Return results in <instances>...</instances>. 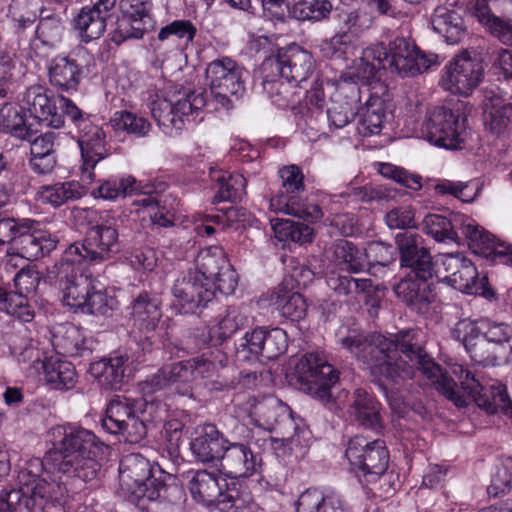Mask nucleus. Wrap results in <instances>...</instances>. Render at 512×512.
Masks as SVG:
<instances>
[{"mask_svg":"<svg viewBox=\"0 0 512 512\" xmlns=\"http://www.w3.org/2000/svg\"><path fill=\"white\" fill-rule=\"evenodd\" d=\"M52 436V448L42 461L47 476L22 470L18 475L20 487L17 490L40 480L47 486L43 496L59 502L68 492L98 487L108 446L93 431L73 424L54 427Z\"/></svg>","mask_w":512,"mask_h":512,"instance_id":"f257e3e1","label":"nucleus"},{"mask_svg":"<svg viewBox=\"0 0 512 512\" xmlns=\"http://www.w3.org/2000/svg\"><path fill=\"white\" fill-rule=\"evenodd\" d=\"M335 338L337 345L351 353L371 374L393 384L414 378L418 371L427 378L440 377V366L425 352L419 330H401L387 338L343 326Z\"/></svg>","mask_w":512,"mask_h":512,"instance_id":"f03ea898","label":"nucleus"},{"mask_svg":"<svg viewBox=\"0 0 512 512\" xmlns=\"http://www.w3.org/2000/svg\"><path fill=\"white\" fill-rule=\"evenodd\" d=\"M169 387L167 378L160 369L139 383L142 398L115 396L106 408V416L101 422L103 429L111 434L121 435L127 443H140L147 436L148 403H153V396L158 398Z\"/></svg>","mask_w":512,"mask_h":512,"instance_id":"7ed1b4c3","label":"nucleus"},{"mask_svg":"<svg viewBox=\"0 0 512 512\" xmlns=\"http://www.w3.org/2000/svg\"><path fill=\"white\" fill-rule=\"evenodd\" d=\"M229 92L218 89H198L173 94L170 98L157 96L150 104L153 119L167 135L178 134L185 121H195L206 106L213 105L214 110L231 109L232 101Z\"/></svg>","mask_w":512,"mask_h":512,"instance_id":"20e7f679","label":"nucleus"},{"mask_svg":"<svg viewBox=\"0 0 512 512\" xmlns=\"http://www.w3.org/2000/svg\"><path fill=\"white\" fill-rule=\"evenodd\" d=\"M165 471L139 453L125 455L119 464V495L142 505L157 500L170 501V494H181L178 487H168L162 479Z\"/></svg>","mask_w":512,"mask_h":512,"instance_id":"39448f33","label":"nucleus"},{"mask_svg":"<svg viewBox=\"0 0 512 512\" xmlns=\"http://www.w3.org/2000/svg\"><path fill=\"white\" fill-rule=\"evenodd\" d=\"M451 373L460 381V387L451 377L444 374L441 368L439 378L431 377L428 379L440 394L457 407L466 406L468 400L472 399L488 413L503 412L512 419V402L502 387L493 389L490 396L485 392V388L475 378V375L463 365H453Z\"/></svg>","mask_w":512,"mask_h":512,"instance_id":"423d86ee","label":"nucleus"},{"mask_svg":"<svg viewBox=\"0 0 512 512\" xmlns=\"http://www.w3.org/2000/svg\"><path fill=\"white\" fill-rule=\"evenodd\" d=\"M366 54L377 59L383 70L401 77H413L440 65L437 54L421 50L411 38L404 36H395L387 44H373Z\"/></svg>","mask_w":512,"mask_h":512,"instance_id":"0eeeda50","label":"nucleus"},{"mask_svg":"<svg viewBox=\"0 0 512 512\" xmlns=\"http://www.w3.org/2000/svg\"><path fill=\"white\" fill-rule=\"evenodd\" d=\"M278 174L282 182L281 190L270 199V210L311 223L322 219L324 214L320 206L302 200L299 196L305 189L302 170L292 164L282 167Z\"/></svg>","mask_w":512,"mask_h":512,"instance_id":"6e6552de","label":"nucleus"},{"mask_svg":"<svg viewBox=\"0 0 512 512\" xmlns=\"http://www.w3.org/2000/svg\"><path fill=\"white\" fill-rule=\"evenodd\" d=\"M121 250L119 234L109 220L91 227L82 242L70 245L64 253L67 259L81 264L98 265L112 260Z\"/></svg>","mask_w":512,"mask_h":512,"instance_id":"1a4fd4ad","label":"nucleus"},{"mask_svg":"<svg viewBox=\"0 0 512 512\" xmlns=\"http://www.w3.org/2000/svg\"><path fill=\"white\" fill-rule=\"evenodd\" d=\"M466 121L459 110L435 107L427 113L421 126V136L437 147L462 149L469 135Z\"/></svg>","mask_w":512,"mask_h":512,"instance_id":"9d476101","label":"nucleus"},{"mask_svg":"<svg viewBox=\"0 0 512 512\" xmlns=\"http://www.w3.org/2000/svg\"><path fill=\"white\" fill-rule=\"evenodd\" d=\"M262 71L267 76H283L285 80L302 87L309 79L317 84L315 60L312 54L294 44L265 58Z\"/></svg>","mask_w":512,"mask_h":512,"instance_id":"9b49d317","label":"nucleus"},{"mask_svg":"<svg viewBox=\"0 0 512 512\" xmlns=\"http://www.w3.org/2000/svg\"><path fill=\"white\" fill-rule=\"evenodd\" d=\"M120 16L117 17L110 39L116 45L130 39H142L154 28L152 0H120Z\"/></svg>","mask_w":512,"mask_h":512,"instance_id":"f8f14e48","label":"nucleus"},{"mask_svg":"<svg viewBox=\"0 0 512 512\" xmlns=\"http://www.w3.org/2000/svg\"><path fill=\"white\" fill-rule=\"evenodd\" d=\"M40 280V274L34 266L21 267L13 276L15 291H7L0 286L1 309L16 317L22 323L31 322L35 312L29 303L28 297L36 291Z\"/></svg>","mask_w":512,"mask_h":512,"instance_id":"ddd939ff","label":"nucleus"},{"mask_svg":"<svg viewBox=\"0 0 512 512\" xmlns=\"http://www.w3.org/2000/svg\"><path fill=\"white\" fill-rule=\"evenodd\" d=\"M484 77L480 60L462 52L452 58L442 69L440 85L451 94L469 96Z\"/></svg>","mask_w":512,"mask_h":512,"instance_id":"4468645a","label":"nucleus"},{"mask_svg":"<svg viewBox=\"0 0 512 512\" xmlns=\"http://www.w3.org/2000/svg\"><path fill=\"white\" fill-rule=\"evenodd\" d=\"M436 264L442 269L437 277L439 281L466 294L483 293L486 278H479L475 265L462 253L442 254Z\"/></svg>","mask_w":512,"mask_h":512,"instance_id":"2eb2a0df","label":"nucleus"},{"mask_svg":"<svg viewBox=\"0 0 512 512\" xmlns=\"http://www.w3.org/2000/svg\"><path fill=\"white\" fill-rule=\"evenodd\" d=\"M172 309L179 314H195L214 299L213 285L203 281L192 270L179 276L172 288Z\"/></svg>","mask_w":512,"mask_h":512,"instance_id":"dca6fc26","label":"nucleus"},{"mask_svg":"<svg viewBox=\"0 0 512 512\" xmlns=\"http://www.w3.org/2000/svg\"><path fill=\"white\" fill-rule=\"evenodd\" d=\"M80 264L63 255L50 274H55L58 288L62 293V302L74 312H79L85 304L86 297L92 289L93 281L90 275L81 272Z\"/></svg>","mask_w":512,"mask_h":512,"instance_id":"f3484780","label":"nucleus"},{"mask_svg":"<svg viewBox=\"0 0 512 512\" xmlns=\"http://www.w3.org/2000/svg\"><path fill=\"white\" fill-rule=\"evenodd\" d=\"M345 455L353 467L369 477V481L383 475L388 467L389 452L380 439L368 441L356 436L348 442Z\"/></svg>","mask_w":512,"mask_h":512,"instance_id":"a211bd4d","label":"nucleus"},{"mask_svg":"<svg viewBox=\"0 0 512 512\" xmlns=\"http://www.w3.org/2000/svg\"><path fill=\"white\" fill-rule=\"evenodd\" d=\"M77 143L81 152L80 180L91 184L95 180L94 168L108 155L106 133L91 120L81 121L77 129Z\"/></svg>","mask_w":512,"mask_h":512,"instance_id":"6ab92c4d","label":"nucleus"},{"mask_svg":"<svg viewBox=\"0 0 512 512\" xmlns=\"http://www.w3.org/2000/svg\"><path fill=\"white\" fill-rule=\"evenodd\" d=\"M460 232L468 241V245L477 254L500 263L512 265V244L496 239L490 232L481 227L474 219L463 214L456 222Z\"/></svg>","mask_w":512,"mask_h":512,"instance_id":"aec40b11","label":"nucleus"},{"mask_svg":"<svg viewBox=\"0 0 512 512\" xmlns=\"http://www.w3.org/2000/svg\"><path fill=\"white\" fill-rule=\"evenodd\" d=\"M400 254V265L410 271L405 277L430 280L439 277L441 268H435V263L427 248L422 245V237L417 233H400L396 236Z\"/></svg>","mask_w":512,"mask_h":512,"instance_id":"412c9836","label":"nucleus"},{"mask_svg":"<svg viewBox=\"0 0 512 512\" xmlns=\"http://www.w3.org/2000/svg\"><path fill=\"white\" fill-rule=\"evenodd\" d=\"M47 486L43 481L26 486L22 490L2 491L0 493V512H65L56 501L45 498Z\"/></svg>","mask_w":512,"mask_h":512,"instance_id":"4be33fe9","label":"nucleus"},{"mask_svg":"<svg viewBox=\"0 0 512 512\" xmlns=\"http://www.w3.org/2000/svg\"><path fill=\"white\" fill-rule=\"evenodd\" d=\"M117 0H96L80 9L72 21L80 40L89 43L99 39L106 30V22L116 11Z\"/></svg>","mask_w":512,"mask_h":512,"instance_id":"5701e85b","label":"nucleus"},{"mask_svg":"<svg viewBox=\"0 0 512 512\" xmlns=\"http://www.w3.org/2000/svg\"><path fill=\"white\" fill-rule=\"evenodd\" d=\"M162 302L156 294L141 291L133 296L129 309L130 321L135 329L144 334L145 347H150L151 336L162 318Z\"/></svg>","mask_w":512,"mask_h":512,"instance_id":"b1692460","label":"nucleus"},{"mask_svg":"<svg viewBox=\"0 0 512 512\" xmlns=\"http://www.w3.org/2000/svg\"><path fill=\"white\" fill-rule=\"evenodd\" d=\"M86 56H89L87 51L82 49L67 56L54 57L48 66L50 84L60 92L77 91L84 73L81 59Z\"/></svg>","mask_w":512,"mask_h":512,"instance_id":"393cba45","label":"nucleus"},{"mask_svg":"<svg viewBox=\"0 0 512 512\" xmlns=\"http://www.w3.org/2000/svg\"><path fill=\"white\" fill-rule=\"evenodd\" d=\"M306 381L317 386L315 394L323 402L331 399V388L338 382V371L318 353L305 354L297 366Z\"/></svg>","mask_w":512,"mask_h":512,"instance_id":"a878e982","label":"nucleus"},{"mask_svg":"<svg viewBox=\"0 0 512 512\" xmlns=\"http://www.w3.org/2000/svg\"><path fill=\"white\" fill-rule=\"evenodd\" d=\"M452 333L453 337L463 344L474 362L481 365H494L500 357L498 351L481 333L478 323L468 319L461 320L455 325Z\"/></svg>","mask_w":512,"mask_h":512,"instance_id":"bb28decb","label":"nucleus"},{"mask_svg":"<svg viewBox=\"0 0 512 512\" xmlns=\"http://www.w3.org/2000/svg\"><path fill=\"white\" fill-rule=\"evenodd\" d=\"M221 467L231 479L248 478L258 473L262 459L254 453L249 443L227 441L221 457Z\"/></svg>","mask_w":512,"mask_h":512,"instance_id":"cd10ccee","label":"nucleus"},{"mask_svg":"<svg viewBox=\"0 0 512 512\" xmlns=\"http://www.w3.org/2000/svg\"><path fill=\"white\" fill-rule=\"evenodd\" d=\"M244 73L245 69L229 57L213 60L206 68L210 89L220 88L232 96H240L245 91Z\"/></svg>","mask_w":512,"mask_h":512,"instance_id":"c85d7f7f","label":"nucleus"},{"mask_svg":"<svg viewBox=\"0 0 512 512\" xmlns=\"http://www.w3.org/2000/svg\"><path fill=\"white\" fill-rule=\"evenodd\" d=\"M380 409V403L371 393L357 388L348 398L346 413L351 421L379 432L383 428Z\"/></svg>","mask_w":512,"mask_h":512,"instance_id":"c756f323","label":"nucleus"},{"mask_svg":"<svg viewBox=\"0 0 512 512\" xmlns=\"http://www.w3.org/2000/svg\"><path fill=\"white\" fill-rule=\"evenodd\" d=\"M27 228L21 230L14 248L26 260H37L56 248L57 238L48 231L39 229V222L29 219Z\"/></svg>","mask_w":512,"mask_h":512,"instance_id":"7c9ffc66","label":"nucleus"},{"mask_svg":"<svg viewBox=\"0 0 512 512\" xmlns=\"http://www.w3.org/2000/svg\"><path fill=\"white\" fill-rule=\"evenodd\" d=\"M23 102L30 115L39 123L48 127L59 129L64 126V116L57 111L53 98L41 86H32L27 89Z\"/></svg>","mask_w":512,"mask_h":512,"instance_id":"2f4dec72","label":"nucleus"},{"mask_svg":"<svg viewBox=\"0 0 512 512\" xmlns=\"http://www.w3.org/2000/svg\"><path fill=\"white\" fill-rule=\"evenodd\" d=\"M295 509L296 512H353L342 495L315 487L304 490L298 496Z\"/></svg>","mask_w":512,"mask_h":512,"instance_id":"473e14b6","label":"nucleus"},{"mask_svg":"<svg viewBox=\"0 0 512 512\" xmlns=\"http://www.w3.org/2000/svg\"><path fill=\"white\" fill-rule=\"evenodd\" d=\"M228 439L214 424H205L196 431V437L190 443L193 456L202 463L221 460Z\"/></svg>","mask_w":512,"mask_h":512,"instance_id":"72a5a7b5","label":"nucleus"},{"mask_svg":"<svg viewBox=\"0 0 512 512\" xmlns=\"http://www.w3.org/2000/svg\"><path fill=\"white\" fill-rule=\"evenodd\" d=\"M428 281L404 277L394 286V292L412 310L419 314H424L436 298V294Z\"/></svg>","mask_w":512,"mask_h":512,"instance_id":"f704fd0d","label":"nucleus"},{"mask_svg":"<svg viewBox=\"0 0 512 512\" xmlns=\"http://www.w3.org/2000/svg\"><path fill=\"white\" fill-rule=\"evenodd\" d=\"M248 324L249 317L244 308L229 306L218 316L215 324L209 327V331H201L200 334L204 337L202 343L212 339L216 344H222Z\"/></svg>","mask_w":512,"mask_h":512,"instance_id":"c9c22d12","label":"nucleus"},{"mask_svg":"<svg viewBox=\"0 0 512 512\" xmlns=\"http://www.w3.org/2000/svg\"><path fill=\"white\" fill-rule=\"evenodd\" d=\"M247 404L250 407V414L262 418L269 427L276 424H284L293 428L295 432L300 430L290 407L274 397L262 400L252 397L248 399Z\"/></svg>","mask_w":512,"mask_h":512,"instance_id":"e433bc0d","label":"nucleus"},{"mask_svg":"<svg viewBox=\"0 0 512 512\" xmlns=\"http://www.w3.org/2000/svg\"><path fill=\"white\" fill-rule=\"evenodd\" d=\"M486 123L489 130L497 136L512 133V102L506 95L493 90L486 95Z\"/></svg>","mask_w":512,"mask_h":512,"instance_id":"4c0bfd02","label":"nucleus"},{"mask_svg":"<svg viewBox=\"0 0 512 512\" xmlns=\"http://www.w3.org/2000/svg\"><path fill=\"white\" fill-rule=\"evenodd\" d=\"M431 25L433 30L450 45L460 43L466 35V26L462 16L445 6H438L434 10L431 16Z\"/></svg>","mask_w":512,"mask_h":512,"instance_id":"58836bf2","label":"nucleus"},{"mask_svg":"<svg viewBox=\"0 0 512 512\" xmlns=\"http://www.w3.org/2000/svg\"><path fill=\"white\" fill-rule=\"evenodd\" d=\"M188 477V487L193 499L206 506L213 505L219 497L220 488H223L224 478L207 470L190 471Z\"/></svg>","mask_w":512,"mask_h":512,"instance_id":"ea45409f","label":"nucleus"},{"mask_svg":"<svg viewBox=\"0 0 512 512\" xmlns=\"http://www.w3.org/2000/svg\"><path fill=\"white\" fill-rule=\"evenodd\" d=\"M127 361L125 354L114 352L109 358L92 363L90 372L105 389L116 390L123 382Z\"/></svg>","mask_w":512,"mask_h":512,"instance_id":"a19ab883","label":"nucleus"},{"mask_svg":"<svg viewBox=\"0 0 512 512\" xmlns=\"http://www.w3.org/2000/svg\"><path fill=\"white\" fill-rule=\"evenodd\" d=\"M86 183L77 181L55 182L39 187L37 191L38 199L43 204H48L54 208H59L69 201L80 199L86 194Z\"/></svg>","mask_w":512,"mask_h":512,"instance_id":"79ce46f5","label":"nucleus"},{"mask_svg":"<svg viewBox=\"0 0 512 512\" xmlns=\"http://www.w3.org/2000/svg\"><path fill=\"white\" fill-rule=\"evenodd\" d=\"M259 74L262 79L263 91L270 98L272 103L279 108H294L300 97L296 85L285 80L283 76H267L262 71V64L259 67Z\"/></svg>","mask_w":512,"mask_h":512,"instance_id":"37998d69","label":"nucleus"},{"mask_svg":"<svg viewBox=\"0 0 512 512\" xmlns=\"http://www.w3.org/2000/svg\"><path fill=\"white\" fill-rule=\"evenodd\" d=\"M211 180L215 183L216 190L214 203L222 201H238L246 194L247 180L241 174H231L223 170H212Z\"/></svg>","mask_w":512,"mask_h":512,"instance_id":"c03bdc74","label":"nucleus"},{"mask_svg":"<svg viewBox=\"0 0 512 512\" xmlns=\"http://www.w3.org/2000/svg\"><path fill=\"white\" fill-rule=\"evenodd\" d=\"M51 342L58 354L74 357L85 349L86 340L81 328L72 323H64L54 327Z\"/></svg>","mask_w":512,"mask_h":512,"instance_id":"a18cd8bd","label":"nucleus"},{"mask_svg":"<svg viewBox=\"0 0 512 512\" xmlns=\"http://www.w3.org/2000/svg\"><path fill=\"white\" fill-rule=\"evenodd\" d=\"M45 381L58 390L72 389L77 382L75 367L58 357L46 358L42 364Z\"/></svg>","mask_w":512,"mask_h":512,"instance_id":"49530a36","label":"nucleus"},{"mask_svg":"<svg viewBox=\"0 0 512 512\" xmlns=\"http://www.w3.org/2000/svg\"><path fill=\"white\" fill-rule=\"evenodd\" d=\"M196 268L192 271L198 274L205 282H210L215 278L222 268L229 263L224 249L220 246H210L201 250L196 257Z\"/></svg>","mask_w":512,"mask_h":512,"instance_id":"de8ad7c7","label":"nucleus"},{"mask_svg":"<svg viewBox=\"0 0 512 512\" xmlns=\"http://www.w3.org/2000/svg\"><path fill=\"white\" fill-rule=\"evenodd\" d=\"M460 217L461 214H454L450 218L439 214H428L422 221V229L437 242L457 241L458 227H456V222Z\"/></svg>","mask_w":512,"mask_h":512,"instance_id":"09e8293b","label":"nucleus"},{"mask_svg":"<svg viewBox=\"0 0 512 512\" xmlns=\"http://www.w3.org/2000/svg\"><path fill=\"white\" fill-rule=\"evenodd\" d=\"M359 117L358 130L363 136L379 134L386 118L384 101L379 97H371L361 109Z\"/></svg>","mask_w":512,"mask_h":512,"instance_id":"8fccbe9b","label":"nucleus"},{"mask_svg":"<svg viewBox=\"0 0 512 512\" xmlns=\"http://www.w3.org/2000/svg\"><path fill=\"white\" fill-rule=\"evenodd\" d=\"M220 488L219 497L214 502L221 512H237L246 508L251 502L250 493L238 483H228L225 479Z\"/></svg>","mask_w":512,"mask_h":512,"instance_id":"3c124183","label":"nucleus"},{"mask_svg":"<svg viewBox=\"0 0 512 512\" xmlns=\"http://www.w3.org/2000/svg\"><path fill=\"white\" fill-rule=\"evenodd\" d=\"M138 180L126 175L120 178H110L101 182V184L92 190L93 197H99L104 200H115L119 197H126L140 191Z\"/></svg>","mask_w":512,"mask_h":512,"instance_id":"603ef678","label":"nucleus"},{"mask_svg":"<svg viewBox=\"0 0 512 512\" xmlns=\"http://www.w3.org/2000/svg\"><path fill=\"white\" fill-rule=\"evenodd\" d=\"M479 328L487 341L501 357L507 352L512 353V327L503 322L481 320Z\"/></svg>","mask_w":512,"mask_h":512,"instance_id":"864d4df0","label":"nucleus"},{"mask_svg":"<svg viewBox=\"0 0 512 512\" xmlns=\"http://www.w3.org/2000/svg\"><path fill=\"white\" fill-rule=\"evenodd\" d=\"M0 130L21 140H30L32 129L26 123L21 112L11 103L0 106Z\"/></svg>","mask_w":512,"mask_h":512,"instance_id":"5fc2aeb1","label":"nucleus"},{"mask_svg":"<svg viewBox=\"0 0 512 512\" xmlns=\"http://www.w3.org/2000/svg\"><path fill=\"white\" fill-rule=\"evenodd\" d=\"M273 301L281 315L291 321H300L306 315V300L298 292L279 289L275 293Z\"/></svg>","mask_w":512,"mask_h":512,"instance_id":"6e6d98bb","label":"nucleus"},{"mask_svg":"<svg viewBox=\"0 0 512 512\" xmlns=\"http://www.w3.org/2000/svg\"><path fill=\"white\" fill-rule=\"evenodd\" d=\"M325 95L318 85L306 90L305 103L300 106V119L311 129H318L317 124L324 117Z\"/></svg>","mask_w":512,"mask_h":512,"instance_id":"4d7b16f0","label":"nucleus"},{"mask_svg":"<svg viewBox=\"0 0 512 512\" xmlns=\"http://www.w3.org/2000/svg\"><path fill=\"white\" fill-rule=\"evenodd\" d=\"M332 10L331 0H299L293 5L291 13L299 21L320 22L328 19Z\"/></svg>","mask_w":512,"mask_h":512,"instance_id":"13d9d810","label":"nucleus"},{"mask_svg":"<svg viewBox=\"0 0 512 512\" xmlns=\"http://www.w3.org/2000/svg\"><path fill=\"white\" fill-rule=\"evenodd\" d=\"M319 49L326 58H345L354 55V51L357 49V37L351 32L338 33L330 39L322 41Z\"/></svg>","mask_w":512,"mask_h":512,"instance_id":"bf43d9fd","label":"nucleus"},{"mask_svg":"<svg viewBox=\"0 0 512 512\" xmlns=\"http://www.w3.org/2000/svg\"><path fill=\"white\" fill-rule=\"evenodd\" d=\"M435 191L439 195H451L463 202L470 203L479 195L482 185L479 180L452 181L443 179L435 185Z\"/></svg>","mask_w":512,"mask_h":512,"instance_id":"052dcab7","label":"nucleus"},{"mask_svg":"<svg viewBox=\"0 0 512 512\" xmlns=\"http://www.w3.org/2000/svg\"><path fill=\"white\" fill-rule=\"evenodd\" d=\"M227 358L220 350L209 351L200 356L189 359L193 380L213 377L219 369L226 365Z\"/></svg>","mask_w":512,"mask_h":512,"instance_id":"680f3d73","label":"nucleus"},{"mask_svg":"<svg viewBox=\"0 0 512 512\" xmlns=\"http://www.w3.org/2000/svg\"><path fill=\"white\" fill-rule=\"evenodd\" d=\"M110 123L114 130L136 137H145L151 130V123L146 118L127 110L116 111Z\"/></svg>","mask_w":512,"mask_h":512,"instance_id":"e2e57ef3","label":"nucleus"},{"mask_svg":"<svg viewBox=\"0 0 512 512\" xmlns=\"http://www.w3.org/2000/svg\"><path fill=\"white\" fill-rule=\"evenodd\" d=\"M398 253V247L381 241H373L364 250L365 267L368 265L369 271L374 274L375 269L384 268L394 263Z\"/></svg>","mask_w":512,"mask_h":512,"instance_id":"0e129e2a","label":"nucleus"},{"mask_svg":"<svg viewBox=\"0 0 512 512\" xmlns=\"http://www.w3.org/2000/svg\"><path fill=\"white\" fill-rule=\"evenodd\" d=\"M334 257L337 264L348 272L358 273L365 268L364 251L358 249L350 241L338 242L335 245Z\"/></svg>","mask_w":512,"mask_h":512,"instance_id":"69168bd1","label":"nucleus"},{"mask_svg":"<svg viewBox=\"0 0 512 512\" xmlns=\"http://www.w3.org/2000/svg\"><path fill=\"white\" fill-rule=\"evenodd\" d=\"M271 226L276 237L281 241L291 240L304 244L313 240V229L305 224L290 220H271Z\"/></svg>","mask_w":512,"mask_h":512,"instance_id":"338daca9","label":"nucleus"},{"mask_svg":"<svg viewBox=\"0 0 512 512\" xmlns=\"http://www.w3.org/2000/svg\"><path fill=\"white\" fill-rule=\"evenodd\" d=\"M117 306V300L113 296L107 295L102 289H96L92 284V289L86 297L85 304L82 305L79 312L95 316H106L110 314Z\"/></svg>","mask_w":512,"mask_h":512,"instance_id":"774afa93","label":"nucleus"}]
</instances>
